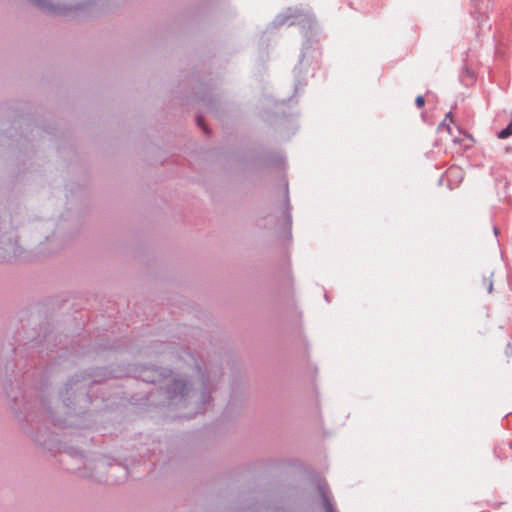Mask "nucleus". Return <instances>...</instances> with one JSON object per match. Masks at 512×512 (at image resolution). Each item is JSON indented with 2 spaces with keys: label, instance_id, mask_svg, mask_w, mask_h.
<instances>
[{
  "label": "nucleus",
  "instance_id": "nucleus-5",
  "mask_svg": "<svg viewBox=\"0 0 512 512\" xmlns=\"http://www.w3.org/2000/svg\"><path fill=\"white\" fill-rule=\"evenodd\" d=\"M493 284L491 281H488V292L490 293L492 291Z\"/></svg>",
  "mask_w": 512,
  "mask_h": 512
},
{
  "label": "nucleus",
  "instance_id": "nucleus-7",
  "mask_svg": "<svg viewBox=\"0 0 512 512\" xmlns=\"http://www.w3.org/2000/svg\"><path fill=\"white\" fill-rule=\"evenodd\" d=\"M199 125L203 126L201 118L198 119Z\"/></svg>",
  "mask_w": 512,
  "mask_h": 512
},
{
  "label": "nucleus",
  "instance_id": "nucleus-1",
  "mask_svg": "<svg viewBox=\"0 0 512 512\" xmlns=\"http://www.w3.org/2000/svg\"><path fill=\"white\" fill-rule=\"evenodd\" d=\"M453 123V119L451 117V112L447 113L445 116V119L443 122L439 125V129H445L447 133L451 134V126L450 124Z\"/></svg>",
  "mask_w": 512,
  "mask_h": 512
},
{
  "label": "nucleus",
  "instance_id": "nucleus-3",
  "mask_svg": "<svg viewBox=\"0 0 512 512\" xmlns=\"http://www.w3.org/2000/svg\"><path fill=\"white\" fill-rule=\"evenodd\" d=\"M416 106L422 108L425 105V99L423 96H417L415 99Z\"/></svg>",
  "mask_w": 512,
  "mask_h": 512
},
{
  "label": "nucleus",
  "instance_id": "nucleus-4",
  "mask_svg": "<svg viewBox=\"0 0 512 512\" xmlns=\"http://www.w3.org/2000/svg\"><path fill=\"white\" fill-rule=\"evenodd\" d=\"M461 141H462V138H459V137H455V138L453 139V143H454V144H460V143H461Z\"/></svg>",
  "mask_w": 512,
  "mask_h": 512
},
{
  "label": "nucleus",
  "instance_id": "nucleus-6",
  "mask_svg": "<svg viewBox=\"0 0 512 512\" xmlns=\"http://www.w3.org/2000/svg\"><path fill=\"white\" fill-rule=\"evenodd\" d=\"M327 510H328V512H331V506L329 503H327Z\"/></svg>",
  "mask_w": 512,
  "mask_h": 512
},
{
  "label": "nucleus",
  "instance_id": "nucleus-2",
  "mask_svg": "<svg viewBox=\"0 0 512 512\" xmlns=\"http://www.w3.org/2000/svg\"><path fill=\"white\" fill-rule=\"evenodd\" d=\"M511 135H512V121L510 122V124L505 129L501 130L498 133V138L505 139V138H508Z\"/></svg>",
  "mask_w": 512,
  "mask_h": 512
}]
</instances>
